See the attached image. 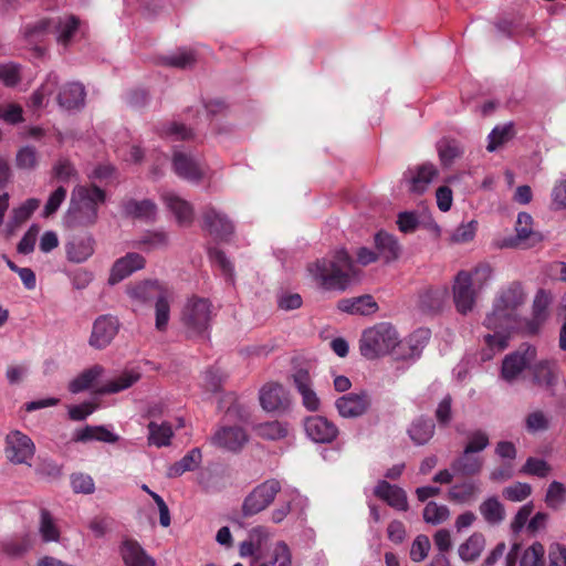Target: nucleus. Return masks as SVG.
I'll use <instances>...</instances> for the list:
<instances>
[{
    "label": "nucleus",
    "instance_id": "nucleus-1",
    "mask_svg": "<svg viewBox=\"0 0 566 566\" xmlns=\"http://www.w3.org/2000/svg\"><path fill=\"white\" fill-rule=\"evenodd\" d=\"M308 273L322 289L343 291L356 275V270L347 251L340 249L333 259H322L311 264Z\"/></svg>",
    "mask_w": 566,
    "mask_h": 566
},
{
    "label": "nucleus",
    "instance_id": "nucleus-2",
    "mask_svg": "<svg viewBox=\"0 0 566 566\" xmlns=\"http://www.w3.org/2000/svg\"><path fill=\"white\" fill-rule=\"evenodd\" d=\"M106 193L99 187L76 186L71 193L64 221L69 227H91L98 219V207L105 202Z\"/></svg>",
    "mask_w": 566,
    "mask_h": 566
},
{
    "label": "nucleus",
    "instance_id": "nucleus-3",
    "mask_svg": "<svg viewBox=\"0 0 566 566\" xmlns=\"http://www.w3.org/2000/svg\"><path fill=\"white\" fill-rule=\"evenodd\" d=\"M127 293L133 300L142 303L155 302V318H169L174 291L167 284L158 280H146L130 285Z\"/></svg>",
    "mask_w": 566,
    "mask_h": 566
},
{
    "label": "nucleus",
    "instance_id": "nucleus-4",
    "mask_svg": "<svg viewBox=\"0 0 566 566\" xmlns=\"http://www.w3.org/2000/svg\"><path fill=\"white\" fill-rule=\"evenodd\" d=\"M80 28V20L75 15H65L43 19L33 24H25L21 29L23 38L33 42L46 32H54L60 44L67 45Z\"/></svg>",
    "mask_w": 566,
    "mask_h": 566
},
{
    "label": "nucleus",
    "instance_id": "nucleus-5",
    "mask_svg": "<svg viewBox=\"0 0 566 566\" xmlns=\"http://www.w3.org/2000/svg\"><path fill=\"white\" fill-rule=\"evenodd\" d=\"M396 331L389 324H377L366 329L359 340L360 354L367 359H376L388 355Z\"/></svg>",
    "mask_w": 566,
    "mask_h": 566
},
{
    "label": "nucleus",
    "instance_id": "nucleus-6",
    "mask_svg": "<svg viewBox=\"0 0 566 566\" xmlns=\"http://www.w3.org/2000/svg\"><path fill=\"white\" fill-rule=\"evenodd\" d=\"M172 169L179 178L196 185L210 177V168L202 156L188 149L174 150Z\"/></svg>",
    "mask_w": 566,
    "mask_h": 566
},
{
    "label": "nucleus",
    "instance_id": "nucleus-7",
    "mask_svg": "<svg viewBox=\"0 0 566 566\" xmlns=\"http://www.w3.org/2000/svg\"><path fill=\"white\" fill-rule=\"evenodd\" d=\"M526 293L520 282L502 286L495 294L492 305L493 318H513L515 312L525 303Z\"/></svg>",
    "mask_w": 566,
    "mask_h": 566
},
{
    "label": "nucleus",
    "instance_id": "nucleus-8",
    "mask_svg": "<svg viewBox=\"0 0 566 566\" xmlns=\"http://www.w3.org/2000/svg\"><path fill=\"white\" fill-rule=\"evenodd\" d=\"M280 491L281 484L275 479L266 480L256 485L243 501V515L252 516L264 511L274 501Z\"/></svg>",
    "mask_w": 566,
    "mask_h": 566
},
{
    "label": "nucleus",
    "instance_id": "nucleus-9",
    "mask_svg": "<svg viewBox=\"0 0 566 566\" xmlns=\"http://www.w3.org/2000/svg\"><path fill=\"white\" fill-rule=\"evenodd\" d=\"M453 302L459 314L465 316L473 311L479 291L473 286L469 271H459L452 286Z\"/></svg>",
    "mask_w": 566,
    "mask_h": 566
},
{
    "label": "nucleus",
    "instance_id": "nucleus-10",
    "mask_svg": "<svg viewBox=\"0 0 566 566\" xmlns=\"http://www.w3.org/2000/svg\"><path fill=\"white\" fill-rule=\"evenodd\" d=\"M203 229L214 239L227 241L234 231V226L228 216L212 206L202 212Z\"/></svg>",
    "mask_w": 566,
    "mask_h": 566
},
{
    "label": "nucleus",
    "instance_id": "nucleus-11",
    "mask_svg": "<svg viewBox=\"0 0 566 566\" xmlns=\"http://www.w3.org/2000/svg\"><path fill=\"white\" fill-rule=\"evenodd\" d=\"M438 176V169L431 163H424L415 167L408 168L403 174L402 180L407 184L408 190L416 195L426 192Z\"/></svg>",
    "mask_w": 566,
    "mask_h": 566
},
{
    "label": "nucleus",
    "instance_id": "nucleus-12",
    "mask_svg": "<svg viewBox=\"0 0 566 566\" xmlns=\"http://www.w3.org/2000/svg\"><path fill=\"white\" fill-rule=\"evenodd\" d=\"M32 440L20 431H13L7 436L6 453L8 459L14 463H27L34 455Z\"/></svg>",
    "mask_w": 566,
    "mask_h": 566
},
{
    "label": "nucleus",
    "instance_id": "nucleus-13",
    "mask_svg": "<svg viewBox=\"0 0 566 566\" xmlns=\"http://www.w3.org/2000/svg\"><path fill=\"white\" fill-rule=\"evenodd\" d=\"M95 239L90 233L72 235L65 243L66 258L73 263L87 261L95 251Z\"/></svg>",
    "mask_w": 566,
    "mask_h": 566
},
{
    "label": "nucleus",
    "instance_id": "nucleus-14",
    "mask_svg": "<svg viewBox=\"0 0 566 566\" xmlns=\"http://www.w3.org/2000/svg\"><path fill=\"white\" fill-rule=\"evenodd\" d=\"M163 202L167 210L175 217L180 227H188L195 219L192 205L179 195L172 191H166L161 195Z\"/></svg>",
    "mask_w": 566,
    "mask_h": 566
},
{
    "label": "nucleus",
    "instance_id": "nucleus-15",
    "mask_svg": "<svg viewBox=\"0 0 566 566\" xmlns=\"http://www.w3.org/2000/svg\"><path fill=\"white\" fill-rule=\"evenodd\" d=\"M261 407L268 412L284 411L290 400L283 386L276 382H268L260 390Z\"/></svg>",
    "mask_w": 566,
    "mask_h": 566
},
{
    "label": "nucleus",
    "instance_id": "nucleus-16",
    "mask_svg": "<svg viewBox=\"0 0 566 566\" xmlns=\"http://www.w3.org/2000/svg\"><path fill=\"white\" fill-rule=\"evenodd\" d=\"M306 434L317 443H329L338 434L336 426L321 416H312L304 423Z\"/></svg>",
    "mask_w": 566,
    "mask_h": 566
},
{
    "label": "nucleus",
    "instance_id": "nucleus-17",
    "mask_svg": "<svg viewBox=\"0 0 566 566\" xmlns=\"http://www.w3.org/2000/svg\"><path fill=\"white\" fill-rule=\"evenodd\" d=\"M145 258L136 252H129L126 255L119 258L115 261L113 264L111 275H109V283L116 284L134 272L144 269L145 266Z\"/></svg>",
    "mask_w": 566,
    "mask_h": 566
},
{
    "label": "nucleus",
    "instance_id": "nucleus-18",
    "mask_svg": "<svg viewBox=\"0 0 566 566\" xmlns=\"http://www.w3.org/2000/svg\"><path fill=\"white\" fill-rule=\"evenodd\" d=\"M536 352L533 347H527L524 353H513L507 355L502 363L501 375L507 381L514 380L525 367L535 358Z\"/></svg>",
    "mask_w": 566,
    "mask_h": 566
},
{
    "label": "nucleus",
    "instance_id": "nucleus-19",
    "mask_svg": "<svg viewBox=\"0 0 566 566\" xmlns=\"http://www.w3.org/2000/svg\"><path fill=\"white\" fill-rule=\"evenodd\" d=\"M422 347L423 343L416 336L412 335L405 339H398L396 333L388 355H391L396 360H413L420 356Z\"/></svg>",
    "mask_w": 566,
    "mask_h": 566
},
{
    "label": "nucleus",
    "instance_id": "nucleus-20",
    "mask_svg": "<svg viewBox=\"0 0 566 566\" xmlns=\"http://www.w3.org/2000/svg\"><path fill=\"white\" fill-rule=\"evenodd\" d=\"M337 307L347 315L369 316L376 313L378 305L371 295H361L340 300Z\"/></svg>",
    "mask_w": 566,
    "mask_h": 566
},
{
    "label": "nucleus",
    "instance_id": "nucleus-21",
    "mask_svg": "<svg viewBox=\"0 0 566 566\" xmlns=\"http://www.w3.org/2000/svg\"><path fill=\"white\" fill-rule=\"evenodd\" d=\"M123 211L127 217L145 222H154L157 217V206L150 199H128L123 202Z\"/></svg>",
    "mask_w": 566,
    "mask_h": 566
},
{
    "label": "nucleus",
    "instance_id": "nucleus-22",
    "mask_svg": "<svg viewBox=\"0 0 566 566\" xmlns=\"http://www.w3.org/2000/svg\"><path fill=\"white\" fill-rule=\"evenodd\" d=\"M213 440L219 447L239 451L248 442V434L240 427H223L216 433Z\"/></svg>",
    "mask_w": 566,
    "mask_h": 566
},
{
    "label": "nucleus",
    "instance_id": "nucleus-23",
    "mask_svg": "<svg viewBox=\"0 0 566 566\" xmlns=\"http://www.w3.org/2000/svg\"><path fill=\"white\" fill-rule=\"evenodd\" d=\"M375 494L377 497L398 511H407L408 509L406 492L397 485H391L386 481H381L376 486Z\"/></svg>",
    "mask_w": 566,
    "mask_h": 566
},
{
    "label": "nucleus",
    "instance_id": "nucleus-24",
    "mask_svg": "<svg viewBox=\"0 0 566 566\" xmlns=\"http://www.w3.org/2000/svg\"><path fill=\"white\" fill-rule=\"evenodd\" d=\"M57 102L60 107L66 111L80 109L84 106L85 88L81 83H69L59 93Z\"/></svg>",
    "mask_w": 566,
    "mask_h": 566
},
{
    "label": "nucleus",
    "instance_id": "nucleus-25",
    "mask_svg": "<svg viewBox=\"0 0 566 566\" xmlns=\"http://www.w3.org/2000/svg\"><path fill=\"white\" fill-rule=\"evenodd\" d=\"M375 247L378 258L386 263L395 261L400 254V245L397 239L385 231L375 234Z\"/></svg>",
    "mask_w": 566,
    "mask_h": 566
},
{
    "label": "nucleus",
    "instance_id": "nucleus-26",
    "mask_svg": "<svg viewBox=\"0 0 566 566\" xmlns=\"http://www.w3.org/2000/svg\"><path fill=\"white\" fill-rule=\"evenodd\" d=\"M516 235L505 239L503 245L507 248H515L522 244L524 241L536 237L537 234L533 231V218L527 212H520L517 214L515 223Z\"/></svg>",
    "mask_w": 566,
    "mask_h": 566
},
{
    "label": "nucleus",
    "instance_id": "nucleus-27",
    "mask_svg": "<svg viewBox=\"0 0 566 566\" xmlns=\"http://www.w3.org/2000/svg\"><path fill=\"white\" fill-rule=\"evenodd\" d=\"M368 405L366 395L354 394L343 396L336 402V407L343 417L360 416L367 410Z\"/></svg>",
    "mask_w": 566,
    "mask_h": 566
},
{
    "label": "nucleus",
    "instance_id": "nucleus-28",
    "mask_svg": "<svg viewBox=\"0 0 566 566\" xmlns=\"http://www.w3.org/2000/svg\"><path fill=\"white\" fill-rule=\"evenodd\" d=\"M182 315V318H210L217 316L218 313L209 300L191 296L184 306Z\"/></svg>",
    "mask_w": 566,
    "mask_h": 566
},
{
    "label": "nucleus",
    "instance_id": "nucleus-29",
    "mask_svg": "<svg viewBox=\"0 0 566 566\" xmlns=\"http://www.w3.org/2000/svg\"><path fill=\"white\" fill-rule=\"evenodd\" d=\"M120 553L126 566H155L154 559L134 541H125Z\"/></svg>",
    "mask_w": 566,
    "mask_h": 566
},
{
    "label": "nucleus",
    "instance_id": "nucleus-30",
    "mask_svg": "<svg viewBox=\"0 0 566 566\" xmlns=\"http://www.w3.org/2000/svg\"><path fill=\"white\" fill-rule=\"evenodd\" d=\"M169 234L164 230L146 231L138 240L133 242V247L145 252L163 250L169 245Z\"/></svg>",
    "mask_w": 566,
    "mask_h": 566
},
{
    "label": "nucleus",
    "instance_id": "nucleus-31",
    "mask_svg": "<svg viewBox=\"0 0 566 566\" xmlns=\"http://www.w3.org/2000/svg\"><path fill=\"white\" fill-rule=\"evenodd\" d=\"M140 378L139 371L135 369L124 370L117 378L109 380L98 387L96 392L98 394H116L132 387Z\"/></svg>",
    "mask_w": 566,
    "mask_h": 566
},
{
    "label": "nucleus",
    "instance_id": "nucleus-32",
    "mask_svg": "<svg viewBox=\"0 0 566 566\" xmlns=\"http://www.w3.org/2000/svg\"><path fill=\"white\" fill-rule=\"evenodd\" d=\"M115 321H95L91 336V345L103 348L109 344L117 333Z\"/></svg>",
    "mask_w": 566,
    "mask_h": 566
},
{
    "label": "nucleus",
    "instance_id": "nucleus-33",
    "mask_svg": "<svg viewBox=\"0 0 566 566\" xmlns=\"http://www.w3.org/2000/svg\"><path fill=\"white\" fill-rule=\"evenodd\" d=\"M103 374L104 368L99 365L87 368L69 384V390L73 394H77L91 389Z\"/></svg>",
    "mask_w": 566,
    "mask_h": 566
},
{
    "label": "nucleus",
    "instance_id": "nucleus-34",
    "mask_svg": "<svg viewBox=\"0 0 566 566\" xmlns=\"http://www.w3.org/2000/svg\"><path fill=\"white\" fill-rule=\"evenodd\" d=\"M91 440L114 443L118 438L103 426H86L77 430L73 437V441L75 442H86Z\"/></svg>",
    "mask_w": 566,
    "mask_h": 566
},
{
    "label": "nucleus",
    "instance_id": "nucleus-35",
    "mask_svg": "<svg viewBox=\"0 0 566 566\" xmlns=\"http://www.w3.org/2000/svg\"><path fill=\"white\" fill-rule=\"evenodd\" d=\"M482 467L483 459L481 457L465 453V451H463V454L452 463V469L463 476H473L479 474Z\"/></svg>",
    "mask_w": 566,
    "mask_h": 566
},
{
    "label": "nucleus",
    "instance_id": "nucleus-36",
    "mask_svg": "<svg viewBox=\"0 0 566 566\" xmlns=\"http://www.w3.org/2000/svg\"><path fill=\"white\" fill-rule=\"evenodd\" d=\"M485 546L484 536L480 533H473L465 542L459 546V556L464 562H473L481 555Z\"/></svg>",
    "mask_w": 566,
    "mask_h": 566
},
{
    "label": "nucleus",
    "instance_id": "nucleus-37",
    "mask_svg": "<svg viewBox=\"0 0 566 566\" xmlns=\"http://www.w3.org/2000/svg\"><path fill=\"white\" fill-rule=\"evenodd\" d=\"M23 65L13 61L0 63V82L6 87H15L23 80Z\"/></svg>",
    "mask_w": 566,
    "mask_h": 566
},
{
    "label": "nucleus",
    "instance_id": "nucleus-38",
    "mask_svg": "<svg viewBox=\"0 0 566 566\" xmlns=\"http://www.w3.org/2000/svg\"><path fill=\"white\" fill-rule=\"evenodd\" d=\"M157 132L161 138L171 142L187 140L193 136L191 129L177 122L164 123L157 128Z\"/></svg>",
    "mask_w": 566,
    "mask_h": 566
},
{
    "label": "nucleus",
    "instance_id": "nucleus-39",
    "mask_svg": "<svg viewBox=\"0 0 566 566\" xmlns=\"http://www.w3.org/2000/svg\"><path fill=\"white\" fill-rule=\"evenodd\" d=\"M40 155L35 147L27 145L21 147L15 155V166L21 170H34L39 166Z\"/></svg>",
    "mask_w": 566,
    "mask_h": 566
},
{
    "label": "nucleus",
    "instance_id": "nucleus-40",
    "mask_svg": "<svg viewBox=\"0 0 566 566\" xmlns=\"http://www.w3.org/2000/svg\"><path fill=\"white\" fill-rule=\"evenodd\" d=\"M196 55L193 51L187 49H179L163 57L166 65L177 69H188L195 65Z\"/></svg>",
    "mask_w": 566,
    "mask_h": 566
},
{
    "label": "nucleus",
    "instance_id": "nucleus-41",
    "mask_svg": "<svg viewBox=\"0 0 566 566\" xmlns=\"http://www.w3.org/2000/svg\"><path fill=\"white\" fill-rule=\"evenodd\" d=\"M554 295L551 291L539 289L533 300V318H546L549 315V307Z\"/></svg>",
    "mask_w": 566,
    "mask_h": 566
},
{
    "label": "nucleus",
    "instance_id": "nucleus-42",
    "mask_svg": "<svg viewBox=\"0 0 566 566\" xmlns=\"http://www.w3.org/2000/svg\"><path fill=\"white\" fill-rule=\"evenodd\" d=\"M201 461V452L199 449L189 451L179 462L169 468V476H178L186 471H191L197 468Z\"/></svg>",
    "mask_w": 566,
    "mask_h": 566
},
{
    "label": "nucleus",
    "instance_id": "nucleus-43",
    "mask_svg": "<svg viewBox=\"0 0 566 566\" xmlns=\"http://www.w3.org/2000/svg\"><path fill=\"white\" fill-rule=\"evenodd\" d=\"M59 82V77L55 73H50L46 81L42 86L36 90L31 96V106L34 109L42 108L46 96L53 94Z\"/></svg>",
    "mask_w": 566,
    "mask_h": 566
},
{
    "label": "nucleus",
    "instance_id": "nucleus-44",
    "mask_svg": "<svg viewBox=\"0 0 566 566\" xmlns=\"http://www.w3.org/2000/svg\"><path fill=\"white\" fill-rule=\"evenodd\" d=\"M438 153L442 165L449 166L463 154V148L454 139H443L438 144Z\"/></svg>",
    "mask_w": 566,
    "mask_h": 566
},
{
    "label": "nucleus",
    "instance_id": "nucleus-45",
    "mask_svg": "<svg viewBox=\"0 0 566 566\" xmlns=\"http://www.w3.org/2000/svg\"><path fill=\"white\" fill-rule=\"evenodd\" d=\"M258 434L261 438L270 440H280L287 437L290 432L289 424L281 421H272L258 426Z\"/></svg>",
    "mask_w": 566,
    "mask_h": 566
},
{
    "label": "nucleus",
    "instance_id": "nucleus-46",
    "mask_svg": "<svg viewBox=\"0 0 566 566\" xmlns=\"http://www.w3.org/2000/svg\"><path fill=\"white\" fill-rule=\"evenodd\" d=\"M476 490V485L473 482L454 484L448 492V499L455 503H467L474 497Z\"/></svg>",
    "mask_w": 566,
    "mask_h": 566
},
{
    "label": "nucleus",
    "instance_id": "nucleus-47",
    "mask_svg": "<svg viewBox=\"0 0 566 566\" xmlns=\"http://www.w3.org/2000/svg\"><path fill=\"white\" fill-rule=\"evenodd\" d=\"M149 429V443L156 447H164L170 443L172 438V429L169 424L163 423L157 424L155 422H150L148 426Z\"/></svg>",
    "mask_w": 566,
    "mask_h": 566
},
{
    "label": "nucleus",
    "instance_id": "nucleus-48",
    "mask_svg": "<svg viewBox=\"0 0 566 566\" xmlns=\"http://www.w3.org/2000/svg\"><path fill=\"white\" fill-rule=\"evenodd\" d=\"M450 516V511L447 505L429 502L423 509V520L432 525H438L446 522Z\"/></svg>",
    "mask_w": 566,
    "mask_h": 566
},
{
    "label": "nucleus",
    "instance_id": "nucleus-49",
    "mask_svg": "<svg viewBox=\"0 0 566 566\" xmlns=\"http://www.w3.org/2000/svg\"><path fill=\"white\" fill-rule=\"evenodd\" d=\"M512 136H513V125L512 124L495 126L488 136L489 144L486 146V149L490 153L495 151L501 145L506 143Z\"/></svg>",
    "mask_w": 566,
    "mask_h": 566
},
{
    "label": "nucleus",
    "instance_id": "nucleus-50",
    "mask_svg": "<svg viewBox=\"0 0 566 566\" xmlns=\"http://www.w3.org/2000/svg\"><path fill=\"white\" fill-rule=\"evenodd\" d=\"M480 512L484 520L491 524L499 523L504 517V509L502 504L494 497L485 500L480 505Z\"/></svg>",
    "mask_w": 566,
    "mask_h": 566
},
{
    "label": "nucleus",
    "instance_id": "nucleus-51",
    "mask_svg": "<svg viewBox=\"0 0 566 566\" xmlns=\"http://www.w3.org/2000/svg\"><path fill=\"white\" fill-rule=\"evenodd\" d=\"M473 286L479 291H483L493 279V268L489 263H479L472 271Z\"/></svg>",
    "mask_w": 566,
    "mask_h": 566
},
{
    "label": "nucleus",
    "instance_id": "nucleus-52",
    "mask_svg": "<svg viewBox=\"0 0 566 566\" xmlns=\"http://www.w3.org/2000/svg\"><path fill=\"white\" fill-rule=\"evenodd\" d=\"M40 534L44 542H57L60 530L46 510L41 511Z\"/></svg>",
    "mask_w": 566,
    "mask_h": 566
},
{
    "label": "nucleus",
    "instance_id": "nucleus-53",
    "mask_svg": "<svg viewBox=\"0 0 566 566\" xmlns=\"http://www.w3.org/2000/svg\"><path fill=\"white\" fill-rule=\"evenodd\" d=\"M40 200L36 198H30L22 205L14 208L12 211L11 223L12 226H19L27 221L31 214L39 208Z\"/></svg>",
    "mask_w": 566,
    "mask_h": 566
},
{
    "label": "nucleus",
    "instance_id": "nucleus-54",
    "mask_svg": "<svg viewBox=\"0 0 566 566\" xmlns=\"http://www.w3.org/2000/svg\"><path fill=\"white\" fill-rule=\"evenodd\" d=\"M545 549L541 543H534L526 548L521 558V566H544Z\"/></svg>",
    "mask_w": 566,
    "mask_h": 566
},
{
    "label": "nucleus",
    "instance_id": "nucleus-55",
    "mask_svg": "<svg viewBox=\"0 0 566 566\" xmlns=\"http://www.w3.org/2000/svg\"><path fill=\"white\" fill-rule=\"evenodd\" d=\"M292 556L289 546L284 542L275 544L269 563L259 566H291Z\"/></svg>",
    "mask_w": 566,
    "mask_h": 566
},
{
    "label": "nucleus",
    "instance_id": "nucleus-56",
    "mask_svg": "<svg viewBox=\"0 0 566 566\" xmlns=\"http://www.w3.org/2000/svg\"><path fill=\"white\" fill-rule=\"evenodd\" d=\"M209 258L211 263L218 268L229 281H232L233 266L226 254L217 248H211L209 249Z\"/></svg>",
    "mask_w": 566,
    "mask_h": 566
},
{
    "label": "nucleus",
    "instance_id": "nucleus-57",
    "mask_svg": "<svg viewBox=\"0 0 566 566\" xmlns=\"http://www.w3.org/2000/svg\"><path fill=\"white\" fill-rule=\"evenodd\" d=\"M433 429L434 426L431 422L418 421L411 426L409 434L416 443L423 444L432 438Z\"/></svg>",
    "mask_w": 566,
    "mask_h": 566
},
{
    "label": "nucleus",
    "instance_id": "nucleus-58",
    "mask_svg": "<svg viewBox=\"0 0 566 566\" xmlns=\"http://www.w3.org/2000/svg\"><path fill=\"white\" fill-rule=\"evenodd\" d=\"M555 377V366L551 363L543 361L536 365L534 369V379L537 385L549 388L553 386Z\"/></svg>",
    "mask_w": 566,
    "mask_h": 566
},
{
    "label": "nucleus",
    "instance_id": "nucleus-59",
    "mask_svg": "<svg viewBox=\"0 0 566 566\" xmlns=\"http://www.w3.org/2000/svg\"><path fill=\"white\" fill-rule=\"evenodd\" d=\"M431 544L430 539L427 535L420 534L418 535L410 547V558L411 560L419 563L427 558Z\"/></svg>",
    "mask_w": 566,
    "mask_h": 566
},
{
    "label": "nucleus",
    "instance_id": "nucleus-60",
    "mask_svg": "<svg viewBox=\"0 0 566 566\" xmlns=\"http://www.w3.org/2000/svg\"><path fill=\"white\" fill-rule=\"evenodd\" d=\"M489 444V437L481 430L472 431L467 436V443L464 446L465 453H478L483 451Z\"/></svg>",
    "mask_w": 566,
    "mask_h": 566
},
{
    "label": "nucleus",
    "instance_id": "nucleus-61",
    "mask_svg": "<svg viewBox=\"0 0 566 566\" xmlns=\"http://www.w3.org/2000/svg\"><path fill=\"white\" fill-rule=\"evenodd\" d=\"M52 175L56 180L67 182L76 176V170L69 159L61 158L54 164Z\"/></svg>",
    "mask_w": 566,
    "mask_h": 566
},
{
    "label": "nucleus",
    "instance_id": "nucleus-62",
    "mask_svg": "<svg viewBox=\"0 0 566 566\" xmlns=\"http://www.w3.org/2000/svg\"><path fill=\"white\" fill-rule=\"evenodd\" d=\"M65 198L66 189L63 186L57 187L48 198L42 216L48 218L54 214L59 210Z\"/></svg>",
    "mask_w": 566,
    "mask_h": 566
},
{
    "label": "nucleus",
    "instance_id": "nucleus-63",
    "mask_svg": "<svg viewBox=\"0 0 566 566\" xmlns=\"http://www.w3.org/2000/svg\"><path fill=\"white\" fill-rule=\"evenodd\" d=\"M39 232L40 227L32 224L19 241L17 247L18 252L21 254H30L33 252Z\"/></svg>",
    "mask_w": 566,
    "mask_h": 566
},
{
    "label": "nucleus",
    "instance_id": "nucleus-64",
    "mask_svg": "<svg viewBox=\"0 0 566 566\" xmlns=\"http://www.w3.org/2000/svg\"><path fill=\"white\" fill-rule=\"evenodd\" d=\"M552 208L554 210H565L566 209V179L560 178L556 180L552 193Z\"/></svg>",
    "mask_w": 566,
    "mask_h": 566
}]
</instances>
